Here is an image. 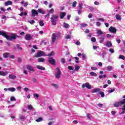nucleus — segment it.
Returning <instances> with one entry per match:
<instances>
[{"mask_svg":"<svg viewBox=\"0 0 125 125\" xmlns=\"http://www.w3.org/2000/svg\"><path fill=\"white\" fill-rule=\"evenodd\" d=\"M124 104H125V100L124 99L122 101L118 102H116L113 104V106L114 107H120L121 105H124Z\"/></svg>","mask_w":125,"mask_h":125,"instance_id":"7ed1b4c3","label":"nucleus"},{"mask_svg":"<svg viewBox=\"0 0 125 125\" xmlns=\"http://www.w3.org/2000/svg\"><path fill=\"white\" fill-rule=\"evenodd\" d=\"M48 62L51 65H55V59H53L52 57L49 58Z\"/></svg>","mask_w":125,"mask_h":125,"instance_id":"6e6552de","label":"nucleus"},{"mask_svg":"<svg viewBox=\"0 0 125 125\" xmlns=\"http://www.w3.org/2000/svg\"><path fill=\"white\" fill-rule=\"evenodd\" d=\"M9 79H11V80H15L16 79V76L13 75H9Z\"/></svg>","mask_w":125,"mask_h":125,"instance_id":"412c9836","label":"nucleus"},{"mask_svg":"<svg viewBox=\"0 0 125 125\" xmlns=\"http://www.w3.org/2000/svg\"><path fill=\"white\" fill-rule=\"evenodd\" d=\"M42 56H47V55L45 54V53L44 52L41 51L35 55L34 57H36V58H38V57H42Z\"/></svg>","mask_w":125,"mask_h":125,"instance_id":"20e7f679","label":"nucleus"},{"mask_svg":"<svg viewBox=\"0 0 125 125\" xmlns=\"http://www.w3.org/2000/svg\"><path fill=\"white\" fill-rule=\"evenodd\" d=\"M5 6H8V5H12V1L10 0H7L4 3Z\"/></svg>","mask_w":125,"mask_h":125,"instance_id":"4468645a","label":"nucleus"},{"mask_svg":"<svg viewBox=\"0 0 125 125\" xmlns=\"http://www.w3.org/2000/svg\"><path fill=\"white\" fill-rule=\"evenodd\" d=\"M9 55V53L5 52L3 54V57L4 58H8Z\"/></svg>","mask_w":125,"mask_h":125,"instance_id":"6ab92c4d","label":"nucleus"},{"mask_svg":"<svg viewBox=\"0 0 125 125\" xmlns=\"http://www.w3.org/2000/svg\"><path fill=\"white\" fill-rule=\"evenodd\" d=\"M6 75H8V71H0V76L5 77Z\"/></svg>","mask_w":125,"mask_h":125,"instance_id":"f8f14e48","label":"nucleus"},{"mask_svg":"<svg viewBox=\"0 0 125 125\" xmlns=\"http://www.w3.org/2000/svg\"><path fill=\"white\" fill-rule=\"evenodd\" d=\"M37 69H39V70H42V71L45 70V68H44L43 66H41V65H37Z\"/></svg>","mask_w":125,"mask_h":125,"instance_id":"f3484780","label":"nucleus"},{"mask_svg":"<svg viewBox=\"0 0 125 125\" xmlns=\"http://www.w3.org/2000/svg\"><path fill=\"white\" fill-rule=\"evenodd\" d=\"M17 48L20 49V50H22V47H21V46H20V45H19L18 44H17Z\"/></svg>","mask_w":125,"mask_h":125,"instance_id":"49530a36","label":"nucleus"},{"mask_svg":"<svg viewBox=\"0 0 125 125\" xmlns=\"http://www.w3.org/2000/svg\"><path fill=\"white\" fill-rule=\"evenodd\" d=\"M119 58L120 59H123V60H125V56L123 55H120L119 56Z\"/></svg>","mask_w":125,"mask_h":125,"instance_id":"37998d69","label":"nucleus"},{"mask_svg":"<svg viewBox=\"0 0 125 125\" xmlns=\"http://www.w3.org/2000/svg\"><path fill=\"white\" fill-rule=\"evenodd\" d=\"M28 23H30V24H31V25H34V24L36 23V21L34 20H32L31 21H29Z\"/></svg>","mask_w":125,"mask_h":125,"instance_id":"c756f323","label":"nucleus"},{"mask_svg":"<svg viewBox=\"0 0 125 125\" xmlns=\"http://www.w3.org/2000/svg\"><path fill=\"white\" fill-rule=\"evenodd\" d=\"M115 17L117 20H118V21H121V20H122V16L119 14H116L115 15Z\"/></svg>","mask_w":125,"mask_h":125,"instance_id":"a211bd4d","label":"nucleus"},{"mask_svg":"<svg viewBox=\"0 0 125 125\" xmlns=\"http://www.w3.org/2000/svg\"><path fill=\"white\" fill-rule=\"evenodd\" d=\"M34 97H36L37 98H39V97H40V96L39 95V94H37V93H34L33 94Z\"/></svg>","mask_w":125,"mask_h":125,"instance_id":"de8ad7c7","label":"nucleus"},{"mask_svg":"<svg viewBox=\"0 0 125 125\" xmlns=\"http://www.w3.org/2000/svg\"><path fill=\"white\" fill-rule=\"evenodd\" d=\"M91 41L93 42H96V38H95V37H92L91 39Z\"/></svg>","mask_w":125,"mask_h":125,"instance_id":"e433bc0d","label":"nucleus"},{"mask_svg":"<svg viewBox=\"0 0 125 125\" xmlns=\"http://www.w3.org/2000/svg\"><path fill=\"white\" fill-rule=\"evenodd\" d=\"M8 90H9V91H11V92H14V91L16 90V89H15V88L10 87L8 88Z\"/></svg>","mask_w":125,"mask_h":125,"instance_id":"5701e85b","label":"nucleus"},{"mask_svg":"<svg viewBox=\"0 0 125 125\" xmlns=\"http://www.w3.org/2000/svg\"><path fill=\"white\" fill-rule=\"evenodd\" d=\"M98 20H99V21H102V22H104V19L101 18H99L98 19Z\"/></svg>","mask_w":125,"mask_h":125,"instance_id":"bf43d9fd","label":"nucleus"},{"mask_svg":"<svg viewBox=\"0 0 125 125\" xmlns=\"http://www.w3.org/2000/svg\"><path fill=\"white\" fill-rule=\"evenodd\" d=\"M24 90L27 92V91H29V89L27 87H25Z\"/></svg>","mask_w":125,"mask_h":125,"instance_id":"338daca9","label":"nucleus"},{"mask_svg":"<svg viewBox=\"0 0 125 125\" xmlns=\"http://www.w3.org/2000/svg\"><path fill=\"white\" fill-rule=\"evenodd\" d=\"M107 69L108 71H112V70H113V67L112 66H107Z\"/></svg>","mask_w":125,"mask_h":125,"instance_id":"f704fd0d","label":"nucleus"},{"mask_svg":"<svg viewBox=\"0 0 125 125\" xmlns=\"http://www.w3.org/2000/svg\"><path fill=\"white\" fill-rule=\"evenodd\" d=\"M60 61L62 62V63H63V64L66 63V61L65 60V58H62L60 60Z\"/></svg>","mask_w":125,"mask_h":125,"instance_id":"2f4dec72","label":"nucleus"},{"mask_svg":"<svg viewBox=\"0 0 125 125\" xmlns=\"http://www.w3.org/2000/svg\"><path fill=\"white\" fill-rule=\"evenodd\" d=\"M105 46H107V47H112V46H113L112 42H111V41H107L106 43Z\"/></svg>","mask_w":125,"mask_h":125,"instance_id":"ddd939ff","label":"nucleus"},{"mask_svg":"<svg viewBox=\"0 0 125 125\" xmlns=\"http://www.w3.org/2000/svg\"><path fill=\"white\" fill-rule=\"evenodd\" d=\"M42 121H43V119H42V118L40 117L37 119H36V121L37 123H40V122H42Z\"/></svg>","mask_w":125,"mask_h":125,"instance_id":"cd10ccee","label":"nucleus"},{"mask_svg":"<svg viewBox=\"0 0 125 125\" xmlns=\"http://www.w3.org/2000/svg\"><path fill=\"white\" fill-rule=\"evenodd\" d=\"M84 87H86L88 89H91V85H90L88 83H85L82 84V88H84Z\"/></svg>","mask_w":125,"mask_h":125,"instance_id":"423d86ee","label":"nucleus"},{"mask_svg":"<svg viewBox=\"0 0 125 125\" xmlns=\"http://www.w3.org/2000/svg\"><path fill=\"white\" fill-rule=\"evenodd\" d=\"M68 69L69 70L73 71L74 70V67L72 66H68Z\"/></svg>","mask_w":125,"mask_h":125,"instance_id":"8fccbe9b","label":"nucleus"},{"mask_svg":"<svg viewBox=\"0 0 125 125\" xmlns=\"http://www.w3.org/2000/svg\"><path fill=\"white\" fill-rule=\"evenodd\" d=\"M123 107L121 108V109L122 110H124V111H125V104H123Z\"/></svg>","mask_w":125,"mask_h":125,"instance_id":"774afa93","label":"nucleus"},{"mask_svg":"<svg viewBox=\"0 0 125 125\" xmlns=\"http://www.w3.org/2000/svg\"><path fill=\"white\" fill-rule=\"evenodd\" d=\"M75 44H76V45H81V42H80V41H77L75 42Z\"/></svg>","mask_w":125,"mask_h":125,"instance_id":"3c124183","label":"nucleus"},{"mask_svg":"<svg viewBox=\"0 0 125 125\" xmlns=\"http://www.w3.org/2000/svg\"><path fill=\"white\" fill-rule=\"evenodd\" d=\"M45 61V59L43 58H40L38 59V62H44Z\"/></svg>","mask_w":125,"mask_h":125,"instance_id":"4be33fe9","label":"nucleus"},{"mask_svg":"<svg viewBox=\"0 0 125 125\" xmlns=\"http://www.w3.org/2000/svg\"><path fill=\"white\" fill-rule=\"evenodd\" d=\"M26 68L29 71H30V72H35V69H34V67L30 65H27Z\"/></svg>","mask_w":125,"mask_h":125,"instance_id":"9d476101","label":"nucleus"},{"mask_svg":"<svg viewBox=\"0 0 125 125\" xmlns=\"http://www.w3.org/2000/svg\"><path fill=\"white\" fill-rule=\"evenodd\" d=\"M11 101H16V99H15V97H11L10 98Z\"/></svg>","mask_w":125,"mask_h":125,"instance_id":"c03bdc74","label":"nucleus"},{"mask_svg":"<svg viewBox=\"0 0 125 125\" xmlns=\"http://www.w3.org/2000/svg\"><path fill=\"white\" fill-rule=\"evenodd\" d=\"M108 30L110 33H113V34H116V33H117V28H115L114 26H111Z\"/></svg>","mask_w":125,"mask_h":125,"instance_id":"0eeeda50","label":"nucleus"},{"mask_svg":"<svg viewBox=\"0 0 125 125\" xmlns=\"http://www.w3.org/2000/svg\"><path fill=\"white\" fill-rule=\"evenodd\" d=\"M90 75L92 77H96V76H97V74L94 72H90Z\"/></svg>","mask_w":125,"mask_h":125,"instance_id":"a878e982","label":"nucleus"},{"mask_svg":"<svg viewBox=\"0 0 125 125\" xmlns=\"http://www.w3.org/2000/svg\"><path fill=\"white\" fill-rule=\"evenodd\" d=\"M17 34H12L11 36H9L7 35L6 34V32H5L3 30L0 31V36H2L3 37H4L5 39L7 41H12L13 40H16V38H19V36H16Z\"/></svg>","mask_w":125,"mask_h":125,"instance_id":"f257e3e1","label":"nucleus"},{"mask_svg":"<svg viewBox=\"0 0 125 125\" xmlns=\"http://www.w3.org/2000/svg\"><path fill=\"white\" fill-rule=\"evenodd\" d=\"M107 76H106V75H100L99 76V78L100 79H103V78H106Z\"/></svg>","mask_w":125,"mask_h":125,"instance_id":"4c0bfd02","label":"nucleus"},{"mask_svg":"<svg viewBox=\"0 0 125 125\" xmlns=\"http://www.w3.org/2000/svg\"><path fill=\"white\" fill-rule=\"evenodd\" d=\"M40 26L41 27H43L44 26V23H43V21H41L39 22Z\"/></svg>","mask_w":125,"mask_h":125,"instance_id":"7c9ffc66","label":"nucleus"},{"mask_svg":"<svg viewBox=\"0 0 125 125\" xmlns=\"http://www.w3.org/2000/svg\"><path fill=\"white\" fill-rule=\"evenodd\" d=\"M81 28H85V27H87V24L86 23H83L80 24Z\"/></svg>","mask_w":125,"mask_h":125,"instance_id":"bb28decb","label":"nucleus"},{"mask_svg":"<svg viewBox=\"0 0 125 125\" xmlns=\"http://www.w3.org/2000/svg\"><path fill=\"white\" fill-rule=\"evenodd\" d=\"M75 71H79V70H80V66L76 65L75 67Z\"/></svg>","mask_w":125,"mask_h":125,"instance_id":"58836bf2","label":"nucleus"},{"mask_svg":"<svg viewBox=\"0 0 125 125\" xmlns=\"http://www.w3.org/2000/svg\"><path fill=\"white\" fill-rule=\"evenodd\" d=\"M52 85L53 86H54V87H56V88H58V85L55 83H52Z\"/></svg>","mask_w":125,"mask_h":125,"instance_id":"6e6d98bb","label":"nucleus"},{"mask_svg":"<svg viewBox=\"0 0 125 125\" xmlns=\"http://www.w3.org/2000/svg\"><path fill=\"white\" fill-rule=\"evenodd\" d=\"M28 110H33V106L31 104H29L28 105Z\"/></svg>","mask_w":125,"mask_h":125,"instance_id":"79ce46f5","label":"nucleus"},{"mask_svg":"<svg viewBox=\"0 0 125 125\" xmlns=\"http://www.w3.org/2000/svg\"><path fill=\"white\" fill-rule=\"evenodd\" d=\"M104 40H105V38H104V37H101L100 38V41H99L100 43H103V42H104Z\"/></svg>","mask_w":125,"mask_h":125,"instance_id":"b1692460","label":"nucleus"},{"mask_svg":"<svg viewBox=\"0 0 125 125\" xmlns=\"http://www.w3.org/2000/svg\"><path fill=\"white\" fill-rule=\"evenodd\" d=\"M23 74H24L25 75H28V71H27V70L24 69L23 70Z\"/></svg>","mask_w":125,"mask_h":125,"instance_id":"680f3d73","label":"nucleus"},{"mask_svg":"<svg viewBox=\"0 0 125 125\" xmlns=\"http://www.w3.org/2000/svg\"><path fill=\"white\" fill-rule=\"evenodd\" d=\"M56 40V34L53 33L52 35V42H54Z\"/></svg>","mask_w":125,"mask_h":125,"instance_id":"2eb2a0df","label":"nucleus"},{"mask_svg":"<svg viewBox=\"0 0 125 125\" xmlns=\"http://www.w3.org/2000/svg\"><path fill=\"white\" fill-rule=\"evenodd\" d=\"M114 91H115V89L110 90L108 91V93H112V92H114Z\"/></svg>","mask_w":125,"mask_h":125,"instance_id":"13d9d810","label":"nucleus"},{"mask_svg":"<svg viewBox=\"0 0 125 125\" xmlns=\"http://www.w3.org/2000/svg\"><path fill=\"white\" fill-rule=\"evenodd\" d=\"M109 52H110V53H114V52H115V51L114 50V49L110 48L109 49Z\"/></svg>","mask_w":125,"mask_h":125,"instance_id":"09e8293b","label":"nucleus"},{"mask_svg":"<svg viewBox=\"0 0 125 125\" xmlns=\"http://www.w3.org/2000/svg\"><path fill=\"white\" fill-rule=\"evenodd\" d=\"M38 11L39 13H41V14H44V12L42 9H38Z\"/></svg>","mask_w":125,"mask_h":125,"instance_id":"c85d7f7f","label":"nucleus"},{"mask_svg":"<svg viewBox=\"0 0 125 125\" xmlns=\"http://www.w3.org/2000/svg\"><path fill=\"white\" fill-rule=\"evenodd\" d=\"M65 39H66V40L70 39H71V36H70V35H67L65 36Z\"/></svg>","mask_w":125,"mask_h":125,"instance_id":"864d4df0","label":"nucleus"},{"mask_svg":"<svg viewBox=\"0 0 125 125\" xmlns=\"http://www.w3.org/2000/svg\"><path fill=\"white\" fill-rule=\"evenodd\" d=\"M54 54V52L51 51L50 53L47 55V56H53V55Z\"/></svg>","mask_w":125,"mask_h":125,"instance_id":"72a5a7b5","label":"nucleus"},{"mask_svg":"<svg viewBox=\"0 0 125 125\" xmlns=\"http://www.w3.org/2000/svg\"><path fill=\"white\" fill-rule=\"evenodd\" d=\"M77 6V1H75L72 3V7H76Z\"/></svg>","mask_w":125,"mask_h":125,"instance_id":"c9c22d12","label":"nucleus"},{"mask_svg":"<svg viewBox=\"0 0 125 125\" xmlns=\"http://www.w3.org/2000/svg\"><path fill=\"white\" fill-rule=\"evenodd\" d=\"M92 16H93L92 14L90 13V14H89L88 17V18L90 19V18H92Z\"/></svg>","mask_w":125,"mask_h":125,"instance_id":"0e129e2a","label":"nucleus"},{"mask_svg":"<svg viewBox=\"0 0 125 125\" xmlns=\"http://www.w3.org/2000/svg\"><path fill=\"white\" fill-rule=\"evenodd\" d=\"M32 39H33V37L30 34H27L25 36V39L26 41H30V40H32Z\"/></svg>","mask_w":125,"mask_h":125,"instance_id":"1a4fd4ad","label":"nucleus"},{"mask_svg":"<svg viewBox=\"0 0 125 125\" xmlns=\"http://www.w3.org/2000/svg\"><path fill=\"white\" fill-rule=\"evenodd\" d=\"M83 3H79V9H82V8H83Z\"/></svg>","mask_w":125,"mask_h":125,"instance_id":"a18cd8bd","label":"nucleus"},{"mask_svg":"<svg viewBox=\"0 0 125 125\" xmlns=\"http://www.w3.org/2000/svg\"><path fill=\"white\" fill-rule=\"evenodd\" d=\"M101 91V89L100 88H95L93 89L91 92L92 93H95V92H100Z\"/></svg>","mask_w":125,"mask_h":125,"instance_id":"dca6fc26","label":"nucleus"},{"mask_svg":"<svg viewBox=\"0 0 125 125\" xmlns=\"http://www.w3.org/2000/svg\"><path fill=\"white\" fill-rule=\"evenodd\" d=\"M32 82H33V83H37V79L33 78L32 79Z\"/></svg>","mask_w":125,"mask_h":125,"instance_id":"052dcab7","label":"nucleus"},{"mask_svg":"<svg viewBox=\"0 0 125 125\" xmlns=\"http://www.w3.org/2000/svg\"><path fill=\"white\" fill-rule=\"evenodd\" d=\"M98 106L100 107V108H102L103 107V104H98Z\"/></svg>","mask_w":125,"mask_h":125,"instance_id":"e2e57ef3","label":"nucleus"},{"mask_svg":"<svg viewBox=\"0 0 125 125\" xmlns=\"http://www.w3.org/2000/svg\"><path fill=\"white\" fill-rule=\"evenodd\" d=\"M91 70H94V71H96V70H98V69L97 68V67H92L91 68Z\"/></svg>","mask_w":125,"mask_h":125,"instance_id":"4d7b16f0","label":"nucleus"},{"mask_svg":"<svg viewBox=\"0 0 125 125\" xmlns=\"http://www.w3.org/2000/svg\"><path fill=\"white\" fill-rule=\"evenodd\" d=\"M56 70L57 72H56V74L55 75V78L56 79H60L61 76V71L60 70V68H59V67H57Z\"/></svg>","mask_w":125,"mask_h":125,"instance_id":"39448f33","label":"nucleus"},{"mask_svg":"<svg viewBox=\"0 0 125 125\" xmlns=\"http://www.w3.org/2000/svg\"><path fill=\"white\" fill-rule=\"evenodd\" d=\"M63 27L66 28V29H68V28H70V25L69 24L64 22L63 23Z\"/></svg>","mask_w":125,"mask_h":125,"instance_id":"393cba45","label":"nucleus"},{"mask_svg":"<svg viewBox=\"0 0 125 125\" xmlns=\"http://www.w3.org/2000/svg\"><path fill=\"white\" fill-rule=\"evenodd\" d=\"M100 94L101 95V97H105V94H104V92H100Z\"/></svg>","mask_w":125,"mask_h":125,"instance_id":"473e14b6","label":"nucleus"},{"mask_svg":"<svg viewBox=\"0 0 125 125\" xmlns=\"http://www.w3.org/2000/svg\"><path fill=\"white\" fill-rule=\"evenodd\" d=\"M97 34H98V35H103V32H102V31H101V30H98V31H97Z\"/></svg>","mask_w":125,"mask_h":125,"instance_id":"a19ab883","label":"nucleus"},{"mask_svg":"<svg viewBox=\"0 0 125 125\" xmlns=\"http://www.w3.org/2000/svg\"><path fill=\"white\" fill-rule=\"evenodd\" d=\"M93 49H94V50L97 49V46H95V45L93 46Z\"/></svg>","mask_w":125,"mask_h":125,"instance_id":"69168bd1","label":"nucleus"},{"mask_svg":"<svg viewBox=\"0 0 125 125\" xmlns=\"http://www.w3.org/2000/svg\"><path fill=\"white\" fill-rule=\"evenodd\" d=\"M36 15H39V13H38V11L35 9H32V16L33 17H35Z\"/></svg>","mask_w":125,"mask_h":125,"instance_id":"9b49d317","label":"nucleus"},{"mask_svg":"<svg viewBox=\"0 0 125 125\" xmlns=\"http://www.w3.org/2000/svg\"><path fill=\"white\" fill-rule=\"evenodd\" d=\"M58 18H59V16H58V15L55 14L51 16L50 19L52 23V25H53L54 26H56V24L57 22V21L56 20H57Z\"/></svg>","mask_w":125,"mask_h":125,"instance_id":"f03ea898","label":"nucleus"},{"mask_svg":"<svg viewBox=\"0 0 125 125\" xmlns=\"http://www.w3.org/2000/svg\"><path fill=\"white\" fill-rule=\"evenodd\" d=\"M75 63H80V62L79 61V59H80L79 58L75 57Z\"/></svg>","mask_w":125,"mask_h":125,"instance_id":"ea45409f","label":"nucleus"},{"mask_svg":"<svg viewBox=\"0 0 125 125\" xmlns=\"http://www.w3.org/2000/svg\"><path fill=\"white\" fill-rule=\"evenodd\" d=\"M53 12H54V9L53 8L51 9L49 11V13H53Z\"/></svg>","mask_w":125,"mask_h":125,"instance_id":"603ef678","label":"nucleus"},{"mask_svg":"<svg viewBox=\"0 0 125 125\" xmlns=\"http://www.w3.org/2000/svg\"><path fill=\"white\" fill-rule=\"evenodd\" d=\"M18 62H19V63H21L22 62V59H21V58H18Z\"/></svg>","mask_w":125,"mask_h":125,"instance_id":"5fc2aeb1","label":"nucleus"},{"mask_svg":"<svg viewBox=\"0 0 125 125\" xmlns=\"http://www.w3.org/2000/svg\"><path fill=\"white\" fill-rule=\"evenodd\" d=\"M66 15V13L65 12H62L60 14V18L61 19H63L64 17H65V16Z\"/></svg>","mask_w":125,"mask_h":125,"instance_id":"aec40b11","label":"nucleus"}]
</instances>
